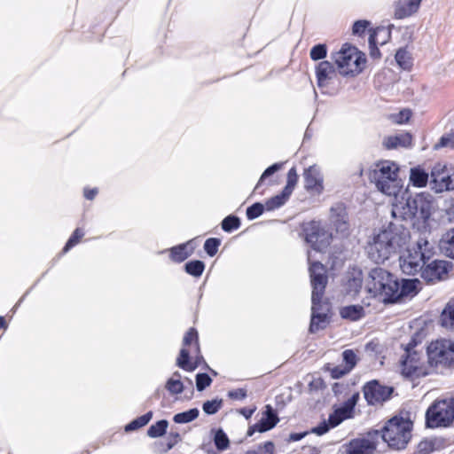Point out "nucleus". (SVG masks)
<instances>
[{
  "instance_id": "1",
  "label": "nucleus",
  "mask_w": 454,
  "mask_h": 454,
  "mask_svg": "<svg viewBox=\"0 0 454 454\" xmlns=\"http://www.w3.org/2000/svg\"><path fill=\"white\" fill-rule=\"evenodd\" d=\"M410 239V231L403 223H389L372 235L365 247L368 257L375 263H382L396 254Z\"/></svg>"
},
{
  "instance_id": "2",
  "label": "nucleus",
  "mask_w": 454,
  "mask_h": 454,
  "mask_svg": "<svg viewBox=\"0 0 454 454\" xmlns=\"http://www.w3.org/2000/svg\"><path fill=\"white\" fill-rule=\"evenodd\" d=\"M311 254L308 252V261L309 263V275L312 286L311 295V320L309 325V332L314 333L324 329L327 323V312L329 311L328 304L323 302L322 299L325 294L328 278L325 266L319 262H310Z\"/></svg>"
},
{
  "instance_id": "3",
  "label": "nucleus",
  "mask_w": 454,
  "mask_h": 454,
  "mask_svg": "<svg viewBox=\"0 0 454 454\" xmlns=\"http://www.w3.org/2000/svg\"><path fill=\"white\" fill-rule=\"evenodd\" d=\"M399 167L396 163L385 160L378 163L370 173V179L377 189L387 196L396 197L402 190L398 178Z\"/></svg>"
},
{
  "instance_id": "4",
  "label": "nucleus",
  "mask_w": 454,
  "mask_h": 454,
  "mask_svg": "<svg viewBox=\"0 0 454 454\" xmlns=\"http://www.w3.org/2000/svg\"><path fill=\"white\" fill-rule=\"evenodd\" d=\"M398 288V278L385 269H372L366 282V289L374 297H380L384 303H393L394 294Z\"/></svg>"
},
{
  "instance_id": "5",
  "label": "nucleus",
  "mask_w": 454,
  "mask_h": 454,
  "mask_svg": "<svg viewBox=\"0 0 454 454\" xmlns=\"http://www.w3.org/2000/svg\"><path fill=\"white\" fill-rule=\"evenodd\" d=\"M413 424L408 418L394 416L383 427L382 439L389 448L404 450L411 439Z\"/></svg>"
},
{
  "instance_id": "6",
  "label": "nucleus",
  "mask_w": 454,
  "mask_h": 454,
  "mask_svg": "<svg viewBox=\"0 0 454 454\" xmlns=\"http://www.w3.org/2000/svg\"><path fill=\"white\" fill-rule=\"evenodd\" d=\"M434 255L433 247L425 239H419L416 246L407 248L399 258L402 271L406 275H415Z\"/></svg>"
},
{
  "instance_id": "7",
  "label": "nucleus",
  "mask_w": 454,
  "mask_h": 454,
  "mask_svg": "<svg viewBox=\"0 0 454 454\" xmlns=\"http://www.w3.org/2000/svg\"><path fill=\"white\" fill-rule=\"evenodd\" d=\"M332 59L343 76L357 75L365 63L364 54L348 43H344L339 51L332 55Z\"/></svg>"
},
{
  "instance_id": "8",
  "label": "nucleus",
  "mask_w": 454,
  "mask_h": 454,
  "mask_svg": "<svg viewBox=\"0 0 454 454\" xmlns=\"http://www.w3.org/2000/svg\"><path fill=\"white\" fill-rule=\"evenodd\" d=\"M428 364L435 369L454 365V341L439 340L427 347Z\"/></svg>"
},
{
  "instance_id": "9",
  "label": "nucleus",
  "mask_w": 454,
  "mask_h": 454,
  "mask_svg": "<svg viewBox=\"0 0 454 454\" xmlns=\"http://www.w3.org/2000/svg\"><path fill=\"white\" fill-rule=\"evenodd\" d=\"M454 420V399L435 401L426 412L427 426L431 428L449 426Z\"/></svg>"
},
{
  "instance_id": "10",
  "label": "nucleus",
  "mask_w": 454,
  "mask_h": 454,
  "mask_svg": "<svg viewBox=\"0 0 454 454\" xmlns=\"http://www.w3.org/2000/svg\"><path fill=\"white\" fill-rule=\"evenodd\" d=\"M305 241L317 252L327 248L332 239V234L319 222L311 221L302 225Z\"/></svg>"
},
{
  "instance_id": "11",
  "label": "nucleus",
  "mask_w": 454,
  "mask_h": 454,
  "mask_svg": "<svg viewBox=\"0 0 454 454\" xmlns=\"http://www.w3.org/2000/svg\"><path fill=\"white\" fill-rule=\"evenodd\" d=\"M430 185L437 193L454 190V169L446 163H435L430 173Z\"/></svg>"
},
{
  "instance_id": "12",
  "label": "nucleus",
  "mask_w": 454,
  "mask_h": 454,
  "mask_svg": "<svg viewBox=\"0 0 454 454\" xmlns=\"http://www.w3.org/2000/svg\"><path fill=\"white\" fill-rule=\"evenodd\" d=\"M410 203H411L415 219L423 222L429 219L434 203V198L431 194L420 192L413 197L410 196Z\"/></svg>"
},
{
  "instance_id": "13",
  "label": "nucleus",
  "mask_w": 454,
  "mask_h": 454,
  "mask_svg": "<svg viewBox=\"0 0 454 454\" xmlns=\"http://www.w3.org/2000/svg\"><path fill=\"white\" fill-rule=\"evenodd\" d=\"M393 390V387L382 386L377 380L367 382L363 388L364 398L370 405H375L388 400Z\"/></svg>"
},
{
  "instance_id": "14",
  "label": "nucleus",
  "mask_w": 454,
  "mask_h": 454,
  "mask_svg": "<svg viewBox=\"0 0 454 454\" xmlns=\"http://www.w3.org/2000/svg\"><path fill=\"white\" fill-rule=\"evenodd\" d=\"M450 263L443 260H433L427 262L420 271L421 278L427 283L443 280L448 275Z\"/></svg>"
},
{
  "instance_id": "15",
  "label": "nucleus",
  "mask_w": 454,
  "mask_h": 454,
  "mask_svg": "<svg viewBox=\"0 0 454 454\" xmlns=\"http://www.w3.org/2000/svg\"><path fill=\"white\" fill-rule=\"evenodd\" d=\"M304 188L316 194H321L324 191V177L320 168L316 166H310L304 170Z\"/></svg>"
},
{
  "instance_id": "16",
  "label": "nucleus",
  "mask_w": 454,
  "mask_h": 454,
  "mask_svg": "<svg viewBox=\"0 0 454 454\" xmlns=\"http://www.w3.org/2000/svg\"><path fill=\"white\" fill-rule=\"evenodd\" d=\"M203 361L200 348L199 352H196L194 348L188 350L186 348H183L176 359V365L186 372H193Z\"/></svg>"
},
{
  "instance_id": "17",
  "label": "nucleus",
  "mask_w": 454,
  "mask_h": 454,
  "mask_svg": "<svg viewBox=\"0 0 454 454\" xmlns=\"http://www.w3.org/2000/svg\"><path fill=\"white\" fill-rule=\"evenodd\" d=\"M395 198V202L392 204V216L397 221H411L414 218L411 203H410V196L407 198L402 197L401 200Z\"/></svg>"
},
{
  "instance_id": "18",
  "label": "nucleus",
  "mask_w": 454,
  "mask_h": 454,
  "mask_svg": "<svg viewBox=\"0 0 454 454\" xmlns=\"http://www.w3.org/2000/svg\"><path fill=\"white\" fill-rule=\"evenodd\" d=\"M316 77L318 87L324 88L337 77V72L330 61L323 60L316 67Z\"/></svg>"
},
{
  "instance_id": "19",
  "label": "nucleus",
  "mask_w": 454,
  "mask_h": 454,
  "mask_svg": "<svg viewBox=\"0 0 454 454\" xmlns=\"http://www.w3.org/2000/svg\"><path fill=\"white\" fill-rule=\"evenodd\" d=\"M279 421L277 412L274 411L271 405L267 404L265 411L262 413V419L254 426V429L248 430V435L253 434V431L256 430L260 433H263L272 429Z\"/></svg>"
},
{
  "instance_id": "20",
  "label": "nucleus",
  "mask_w": 454,
  "mask_h": 454,
  "mask_svg": "<svg viewBox=\"0 0 454 454\" xmlns=\"http://www.w3.org/2000/svg\"><path fill=\"white\" fill-rule=\"evenodd\" d=\"M422 0H396L394 4V17L397 20L408 18L418 12Z\"/></svg>"
},
{
  "instance_id": "21",
  "label": "nucleus",
  "mask_w": 454,
  "mask_h": 454,
  "mask_svg": "<svg viewBox=\"0 0 454 454\" xmlns=\"http://www.w3.org/2000/svg\"><path fill=\"white\" fill-rule=\"evenodd\" d=\"M168 252L170 260L175 263H181L189 258L194 252L192 240L172 247L160 253Z\"/></svg>"
},
{
  "instance_id": "22",
  "label": "nucleus",
  "mask_w": 454,
  "mask_h": 454,
  "mask_svg": "<svg viewBox=\"0 0 454 454\" xmlns=\"http://www.w3.org/2000/svg\"><path fill=\"white\" fill-rule=\"evenodd\" d=\"M376 444L367 438L351 440L346 446V454H373Z\"/></svg>"
},
{
  "instance_id": "23",
  "label": "nucleus",
  "mask_w": 454,
  "mask_h": 454,
  "mask_svg": "<svg viewBox=\"0 0 454 454\" xmlns=\"http://www.w3.org/2000/svg\"><path fill=\"white\" fill-rule=\"evenodd\" d=\"M330 221L337 232L345 233L348 229L346 208L341 204L331 207Z\"/></svg>"
},
{
  "instance_id": "24",
  "label": "nucleus",
  "mask_w": 454,
  "mask_h": 454,
  "mask_svg": "<svg viewBox=\"0 0 454 454\" xmlns=\"http://www.w3.org/2000/svg\"><path fill=\"white\" fill-rule=\"evenodd\" d=\"M402 373L404 377L416 379L427 375V372L419 365L418 360L414 356H407L405 359L402 361Z\"/></svg>"
},
{
  "instance_id": "25",
  "label": "nucleus",
  "mask_w": 454,
  "mask_h": 454,
  "mask_svg": "<svg viewBox=\"0 0 454 454\" xmlns=\"http://www.w3.org/2000/svg\"><path fill=\"white\" fill-rule=\"evenodd\" d=\"M363 271L358 267L349 268L346 277V291L349 294H356L362 288Z\"/></svg>"
},
{
  "instance_id": "26",
  "label": "nucleus",
  "mask_w": 454,
  "mask_h": 454,
  "mask_svg": "<svg viewBox=\"0 0 454 454\" xmlns=\"http://www.w3.org/2000/svg\"><path fill=\"white\" fill-rule=\"evenodd\" d=\"M418 279H402L398 281V288L395 292L393 303L400 301L403 298L417 294Z\"/></svg>"
},
{
  "instance_id": "27",
  "label": "nucleus",
  "mask_w": 454,
  "mask_h": 454,
  "mask_svg": "<svg viewBox=\"0 0 454 454\" xmlns=\"http://www.w3.org/2000/svg\"><path fill=\"white\" fill-rule=\"evenodd\" d=\"M411 135L408 132H405L385 137L383 145L387 149L392 150L398 147H410L411 145Z\"/></svg>"
},
{
  "instance_id": "28",
  "label": "nucleus",
  "mask_w": 454,
  "mask_h": 454,
  "mask_svg": "<svg viewBox=\"0 0 454 454\" xmlns=\"http://www.w3.org/2000/svg\"><path fill=\"white\" fill-rule=\"evenodd\" d=\"M439 248L444 255L454 259V227L442 236Z\"/></svg>"
},
{
  "instance_id": "29",
  "label": "nucleus",
  "mask_w": 454,
  "mask_h": 454,
  "mask_svg": "<svg viewBox=\"0 0 454 454\" xmlns=\"http://www.w3.org/2000/svg\"><path fill=\"white\" fill-rule=\"evenodd\" d=\"M429 175L420 167L411 168L410 170V184L415 187H425L427 184Z\"/></svg>"
},
{
  "instance_id": "30",
  "label": "nucleus",
  "mask_w": 454,
  "mask_h": 454,
  "mask_svg": "<svg viewBox=\"0 0 454 454\" xmlns=\"http://www.w3.org/2000/svg\"><path fill=\"white\" fill-rule=\"evenodd\" d=\"M340 314L341 317L351 321H357L365 315L364 307L358 304L341 308Z\"/></svg>"
},
{
  "instance_id": "31",
  "label": "nucleus",
  "mask_w": 454,
  "mask_h": 454,
  "mask_svg": "<svg viewBox=\"0 0 454 454\" xmlns=\"http://www.w3.org/2000/svg\"><path fill=\"white\" fill-rule=\"evenodd\" d=\"M441 323L443 327L454 330V298L446 304L442 310Z\"/></svg>"
},
{
  "instance_id": "32",
  "label": "nucleus",
  "mask_w": 454,
  "mask_h": 454,
  "mask_svg": "<svg viewBox=\"0 0 454 454\" xmlns=\"http://www.w3.org/2000/svg\"><path fill=\"white\" fill-rule=\"evenodd\" d=\"M380 33L386 34L387 38L390 36V34L388 32H387L385 30V28H380V27L370 34L369 45H370V53L372 58L380 57V51H379L377 45L384 44L386 43V39H384L382 42H379L377 40V36Z\"/></svg>"
},
{
  "instance_id": "33",
  "label": "nucleus",
  "mask_w": 454,
  "mask_h": 454,
  "mask_svg": "<svg viewBox=\"0 0 454 454\" xmlns=\"http://www.w3.org/2000/svg\"><path fill=\"white\" fill-rule=\"evenodd\" d=\"M397 65L403 70H410L412 67V58L404 48H400L395 56Z\"/></svg>"
},
{
  "instance_id": "34",
  "label": "nucleus",
  "mask_w": 454,
  "mask_h": 454,
  "mask_svg": "<svg viewBox=\"0 0 454 454\" xmlns=\"http://www.w3.org/2000/svg\"><path fill=\"white\" fill-rule=\"evenodd\" d=\"M290 195L286 193V192L282 191L281 193L271 197L265 202V208L268 211H272L281 207L286 204Z\"/></svg>"
},
{
  "instance_id": "35",
  "label": "nucleus",
  "mask_w": 454,
  "mask_h": 454,
  "mask_svg": "<svg viewBox=\"0 0 454 454\" xmlns=\"http://www.w3.org/2000/svg\"><path fill=\"white\" fill-rule=\"evenodd\" d=\"M199 409L192 408L188 411L175 414L173 417V421L176 424H186L196 419L199 417Z\"/></svg>"
},
{
  "instance_id": "36",
  "label": "nucleus",
  "mask_w": 454,
  "mask_h": 454,
  "mask_svg": "<svg viewBox=\"0 0 454 454\" xmlns=\"http://www.w3.org/2000/svg\"><path fill=\"white\" fill-rule=\"evenodd\" d=\"M153 418V411H148L145 414L133 419L127 424L124 427L125 432H131L137 430L147 425Z\"/></svg>"
},
{
  "instance_id": "37",
  "label": "nucleus",
  "mask_w": 454,
  "mask_h": 454,
  "mask_svg": "<svg viewBox=\"0 0 454 454\" xmlns=\"http://www.w3.org/2000/svg\"><path fill=\"white\" fill-rule=\"evenodd\" d=\"M205 263L200 260H192L184 264V270L190 276L200 278L205 270Z\"/></svg>"
},
{
  "instance_id": "38",
  "label": "nucleus",
  "mask_w": 454,
  "mask_h": 454,
  "mask_svg": "<svg viewBox=\"0 0 454 454\" xmlns=\"http://www.w3.org/2000/svg\"><path fill=\"white\" fill-rule=\"evenodd\" d=\"M168 422L166 419L157 421L152 425L147 430V435L151 438L160 437L166 434Z\"/></svg>"
},
{
  "instance_id": "39",
  "label": "nucleus",
  "mask_w": 454,
  "mask_h": 454,
  "mask_svg": "<svg viewBox=\"0 0 454 454\" xmlns=\"http://www.w3.org/2000/svg\"><path fill=\"white\" fill-rule=\"evenodd\" d=\"M184 348L192 346V349L194 348L196 352H199V335L195 328H190L185 333L183 340Z\"/></svg>"
},
{
  "instance_id": "40",
  "label": "nucleus",
  "mask_w": 454,
  "mask_h": 454,
  "mask_svg": "<svg viewBox=\"0 0 454 454\" xmlns=\"http://www.w3.org/2000/svg\"><path fill=\"white\" fill-rule=\"evenodd\" d=\"M240 219L233 215H230L226 216L222 221V229L226 232H231L235 230H238L240 227Z\"/></svg>"
},
{
  "instance_id": "41",
  "label": "nucleus",
  "mask_w": 454,
  "mask_h": 454,
  "mask_svg": "<svg viewBox=\"0 0 454 454\" xmlns=\"http://www.w3.org/2000/svg\"><path fill=\"white\" fill-rule=\"evenodd\" d=\"M214 442L216 449L220 451L226 450L230 445V441L227 434L221 428L215 431Z\"/></svg>"
},
{
  "instance_id": "42",
  "label": "nucleus",
  "mask_w": 454,
  "mask_h": 454,
  "mask_svg": "<svg viewBox=\"0 0 454 454\" xmlns=\"http://www.w3.org/2000/svg\"><path fill=\"white\" fill-rule=\"evenodd\" d=\"M83 236L84 231L81 228H76L66 243L63 248V253L65 254L68 252L71 248L76 246Z\"/></svg>"
},
{
  "instance_id": "43",
  "label": "nucleus",
  "mask_w": 454,
  "mask_h": 454,
  "mask_svg": "<svg viewBox=\"0 0 454 454\" xmlns=\"http://www.w3.org/2000/svg\"><path fill=\"white\" fill-rule=\"evenodd\" d=\"M283 167V163H274L272 164L271 166H270L269 168H267L263 173L262 174L258 183L256 184L255 187H254V192H257L259 191L261 185L262 184V183L268 178L270 177V176H272L274 173H276L277 171H278L279 169H281V168Z\"/></svg>"
},
{
  "instance_id": "44",
  "label": "nucleus",
  "mask_w": 454,
  "mask_h": 454,
  "mask_svg": "<svg viewBox=\"0 0 454 454\" xmlns=\"http://www.w3.org/2000/svg\"><path fill=\"white\" fill-rule=\"evenodd\" d=\"M348 414L341 408L335 410L332 414L329 415L328 423L331 427H335L340 425L344 419L348 418Z\"/></svg>"
},
{
  "instance_id": "45",
  "label": "nucleus",
  "mask_w": 454,
  "mask_h": 454,
  "mask_svg": "<svg viewBox=\"0 0 454 454\" xmlns=\"http://www.w3.org/2000/svg\"><path fill=\"white\" fill-rule=\"evenodd\" d=\"M298 182V175L295 168H291L287 173V180L286 184L284 187L283 191L289 195L292 194Z\"/></svg>"
},
{
  "instance_id": "46",
  "label": "nucleus",
  "mask_w": 454,
  "mask_h": 454,
  "mask_svg": "<svg viewBox=\"0 0 454 454\" xmlns=\"http://www.w3.org/2000/svg\"><path fill=\"white\" fill-rule=\"evenodd\" d=\"M220 245H221L220 239L209 238V239H206V241L204 243V250L207 255H209L210 257H213L217 254Z\"/></svg>"
},
{
  "instance_id": "47",
  "label": "nucleus",
  "mask_w": 454,
  "mask_h": 454,
  "mask_svg": "<svg viewBox=\"0 0 454 454\" xmlns=\"http://www.w3.org/2000/svg\"><path fill=\"white\" fill-rule=\"evenodd\" d=\"M264 209H266L265 205L260 202H255L247 208V218L248 220H254L262 215Z\"/></svg>"
},
{
  "instance_id": "48",
  "label": "nucleus",
  "mask_w": 454,
  "mask_h": 454,
  "mask_svg": "<svg viewBox=\"0 0 454 454\" xmlns=\"http://www.w3.org/2000/svg\"><path fill=\"white\" fill-rule=\"evenodd\" d=\"M222 403L223 401L221 399L207 401L202 405L203 411L208 415L215 414L221 409Z\"/></svg>"
},
{
  "instance_id": "49",
  "label": "nucleus",
  "mask_w": 454,
  "mask_h": 454,
  "mask_svg": "<svg viewBox=\"0 0 454 454\" xmlns=\"http://www.w3.org/2000/svg\"><path fill=\"white\" fill-rule=\"evenodd\" d=\"M327 48L325 44L319 43L313 46L310 50L309 56L312 60H320L326 57Z\"/></svg>"
},
{
  "instance_id": "50",
  "label": "nucleus",
  "mask_w": 454,
  "mask_h": 454,
  "mask_svg": "<svg viewBox=\"0 0 454 454\" xmlns=\"http://www.w3.org/2000/svg\"><path fill=\"white\" fill-rule=\"evenodd\" d=\"M165 387L171 395H178L184 391V383L177 379L168 380Z\"/></svg>"
},
{
  "instance_id": "51",
  "label": "nucleus",
  "mask_w": 454,
  "mask_h": 454,
  "mask_svg": "<svg viewBox=\"0 0 454 454\" xmlns=\"http://www.w3.org/2000/svg\"><path fill=\"white\" fill-rule=\"evenodd\" d=\"M343 362L345 363L344 366L351 372L352 369L356 364V355L355 352L351 349H346L342 353Z\"/></svg>"
},
{
  "instance_id": "52",
  "label": "nucleus",
  "mask_w": 454,
  "mask_h": 454,
  "mask_svg": "<svg viewBox=\"0 0 454 454\" xmlns=\"http://www.w3.org/2000/svg\"><path fill=\"white\" fill-rule=\"evenodd\" d=\"M212 383V379L207 373H198L196 375V387L198 391H203Z\"/></svg>"
},
{
  "instance_id": "53",
  "label": "nucleus",
  "mask_w": 454,
  "mask_h": 454,
  "mask_svg": "<svg viewBox=\"0 0 454 454\" xmlns=\"http://www.w3.org/2000/svg\"><path fill=\"white\" fill-rule=\"evenodd\" d=\"M448 147L454 150V133L443 135L439 142L434 145V149Z\"/></svg>"
},
{
  "instance_id": "54",
  "label": "nucleus",
  "mask_w": 454,
  "mask_h": 454,
  "mask_svg": "<svg viewBox=\"0 0 454 454\" xmlns=\"http://www.w3.org/2000/svg\"><path fill=\"white\" fill-rule=\"evenodd\" d=\"M370 26V21L365 20H356L352 27V33L355 35H362Z\"/></svg>"
},
{
  "instance_id": "55",
  "label": "nucleus",
  "mask_w": 454,
  "mask_h": 454,
  "mask_svg": "<svg viewBox=\"0 0 454 454\" xmlns=\"http://www.w3.org/2000/svg\"><path fill=\"white\" fill-rule=\"evenodd\" d=\"M181 441V435L178 432L170 431L167 437V443L164 451L170 450Z\"/></svg>"
},
{
  "instance_id": "56",
  "label": "nucleus",
  "mask_w": 454,
  "mask_h": 454,
  "mask_svg": "<svg viewBox=\"0 0 454 454\" xmlns=\"http://www.w3.org/2000/svg\"><path fill=\"white\" fill-rule=\"evenodd\" d=\"M331 377L333 379H340L350 372L344 365H337L329 368Z\"/></svg>"
},
{
  "instance_id": "57",
  "label": "nucleus",
  "mask_w": 454,
  "mask_h": 454,
  "mask_svg": "<svg viewBox=\"0 0 454 454\" xmlns=\"http://www.w3.org/2000/svg\"><path fill=\"white\" fill-rule=\"evenodd\" d=\"M359 398V395L354 394L350 398H348L342 407H340L343 411H345L348 415L353 411L354 407L356 404V402Z\"/></svg>"
},
{
  "instance_id": "58",
  "label": "nucleus",
  "mask_w": 454,
  "mask_h": 454,
  "mask_svg": "<svg viewBox=\"0 0 454 454\" xmlns=\"http://www.w3.org/2000/svg\"><path fill=\"white\" fill-rule=\"evenodd\" d=\"M229 398L232 400H244L247 396V389L236 388L228 392Z\"/></svg>"
},
{
  "instance_id": "59",
  "label": "nucleus",
  "mask_w": 454,
  "mask_h": 454,
  "mask_svg": "<svg viewBox=\"0 0 454 454\" xmlns=\"http://www.w3.org/2000/svg\"><path fill=\"white\" fill-rule=\"evenodd\" d=\"M330 428H332L330 427V424L328 423V421L325 420L322 423H320L317 427H314L311 430V432L316 434H317V435H323L325 433H327Z\"/></svg>"
},
{
  "instance_id": "60",
  "label": "nucleus",
  "mask_w": 454,
  "mask_h": 454,
  "mask_svg": "<svg viewBox=\"0 0 454 454\" xmlns=\"http://www.w3.org/2000/svg\"><path fill=\"white\" fill-rule=\"evenodd\" d=\"M98 193V188L85 187L83 190V195L89 200H94V198L97 196Z\"/></svg>"
},
{
  "instance_id": "61",
  "label": "nucleus",
  "mask_w": 454,
  "mask_h": 454,
  "mask_svg": "<svg viewBox=\"0 0 454 454\" xmlns=\"http://www.w3.org/2000/svg\"><path fill=\"white\" fill-rule=\"evenodd\" d=\"M260 448L267 454H273L275 450L274 443L270 441L265 442Z\"/></svg>"
},
{
  "instance_id": "62",
  "label": "nucleus",
  "mask_w": 454,
  "mask_h": 454,
  "mask_svg": "<svg viewBox=\"0 0 454 454\" xmlns=\"http://www.w3.org/2000/svg\"><path fill=\"white\" fill-rule=\"evenodd\" d=\"M308 433L302 432V433H292L289 434L288 442H298L301 440Z\"/></svg>"
},
{
  "instance_id": "63",
  "label": "nucleus",
  "mask_w": 454,
  "mask_h": 454,
  "mask_svg": "<svg viewBox=\"0 0 454 454\" xmlns=\"http://www.w3.org/2000/svg\"><path fill=\"white\" fill-rule=\"evenodd\" d=\"M255 407L254 408H241L239 412L243 415L246 419H250L252 417V415L254 414V412L255 411Z\"/></svg>"
},
{
  "instance_id": "64",
  "label": "nucleus",
  "mask_w": 454,
  "mask_h": 454,
  "mask_svg": "<svg viewBox=\"0 0 454 454\" xmlns=\"http://www.w3.org/2000/svg\"><path fill=\"white\" fill-rule=\"evenodd\" d=\"M410 112L409 111H402L400 112V119L397 121L398 122H403V121H408L410 119Z\"/></svg>"
}]
</instances>
